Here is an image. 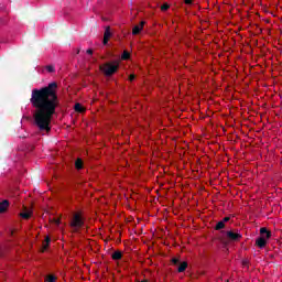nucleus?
<instances>
[{
  "mask_svg": "<svg viewBox=\"0 0 282 282\" xmlns=\"http://www.w3.org/2000/svg\"><path fill=\"white\" fill-rule=\"evenodd\" d=\"M58 84L56 82L50 83L46 87L40 89H33L31 94L30 102L34 107L33 120L35 127L40 131H52V118L56 113V107L61 105L56 90Z\"/></svg>",
  "mask_w": 282,
  "mask_h": 282,
  "instance_id": "nucleus-1",
  "label": "nucleus"
},
{
  "mask_svg": "<svg viewBox=\"0 0 282 282\" xmlns=\"http://www.w3.org/2000/svg\"><path fill=\"white\" fill-rule=\"evenodd\" d=\"M119 67H120V64L118 63V61H113V62H108V63H105L104 65H100L99 69L105 74V76L110 77V76H113L116 72H118Z\"/></svg>",
  "mask_w": 282,
  "mask_h": 282,
  "instance_id": "nucleus-2",
  "label": "nucleus"
},
{
  "mask_svg": "<svg viewBox=\"0 0 282 282\" xmlns=\"http://www.w3.org/2000/svg\"><path fill=\"white\" fill-rule=\"evenodd\" d=\"M84 225L85 221H83V217H80V214H75L70 223L72 228H83Z\"/></svg>",
  "mask_w": 282,
  "mask_h": 282,
  "instance_id": "nucleus-3",
  "label": "nucleus"
},
{
  "mask_svg": "<svg viewBox=\"0 0 282 282\" xmlns=\"http://www.w3.org/2000/svg\"><path fill=\"white\" fill-rule=\"evenodd\" d=\"M226 235L229 241H239L241 239V234L239 232L227 231Z\"/></svg>",
  "mask_w": 282,
  "mask_h": 282,
  "instance_id": "nucleus-4",
  "label": "nucleus"
},
{
  "mask_svg": "<svg viewBox=\"0 0 282 282\" xmlns=\"http://www.w3.org/2000/svg\"><path fill=\"white\" fill-rule=\"evenodd\" d=\"M145 23L147 22L141 21L140 24L133 26V29H132L133 36H137V34H140L142 32V30H144Z\"/></svg>",
  "mask_w": 282,
  "mask_h": 282,
  "instance_id": "nucleus-5",
  "label": "nucleus"
},
{
  "mask_svg": "<svg viewBox=\"0 0 282 282\" xmlns=\"http://www.w3.org/2000/svg\"><path fill=\"white\" fill-rule=\"evenodd\" d=\"M256 246H258V248L263 249L265 246H268V238H264V237L257 238Z\"/></svg>",
  "mask_w": 282,
  "mask_h": 282,
  "instance_id": "nucleus-6",
  "label": "nucleus"
},
{
  "mask_svg": "<svg viewBox=\"0 0 282 282\" xmlns=\"http://www.w3.org/2000/svg\"><path fill=\"white\" fill-rule=\"evenodd\" d=\"M109 39H111V26H107L104 33V45L109 43Z\"/></svg>",
  "mask_w": 282,
  "mask_h": 282,
  "instance_id": "nucleus-7",
  "label": "nucleus"
},
{
  "mask_svg": "<svg viewBox=\"0 0 282 282\" xmlns=\"http://www.w3.org/2000/svg\"><path fill=\"white\" fill-rule=\"evenodd\" d=\"M10 207V202L8 199H4L0 203V214L6 213L8 208Z\"/></svg>",
  "mask_w": 282,
  "mask_h": 282,
  "instance_id": "nucleus-8",
  "label": "nucleus"
},
{
  "mask_svg": "<svg viewBox=\"0 0 282 282\" xmlns=\"http://www.w3.org/2000/svg\"><path fill=\"white\" fill-rule=\"evenodd\" d=\"M260 237H263L264 239H270V237H272V232H270L265 227L260 229Z\"/></svg>",
  "mask_w": 282,
  "mask_h": 282,
  "instance_id": "nucleus-9",
  "label": "nucleus"
},
{
  "mask_svg": "<svg viewBox=\"0 0 282 282\" xmlns=\"http://www.w3.org/2000/svg\"><path fill=\"white\" fill-rule=\"evenodd\" d=\"M51 242H52V238H50V236H46L43 241L42 252H45V250H47V248H50Z\"/></svg>",
  "mask_w": 282,
  "mask_h": 282,
  "instance_id": "nucleus-10",
  "label": "nucleus"
},
{
  "mask_svg": "<svg viewBox=\"0 0 282 282\" xmlns=\"http://www.w3.org/2000/svg\"><path fill=\"white\" fill-rule=\"evenodd\" d=\"M186 268H188V262L184 261L178 263V269L177 272L182 273V272H186Z\"/></svg>",
  "mask_w": 282,
  "mask_h": 282,
  "instance_id": "nucleus-11",
  "label": "nucleus"
},
{
  "mask_svg": "<svg viewBox=\"0 0 282 282\" xmlns=\"http://www.w3.org/2000/svg\"><path fill=\"white\" fill-rule=\"evenodd\" d=\"M111 259L113 261H120V259H122V252L121 251H115L112 254H111Z\"/></svg>",
  "mask_w": 282,
  "mask_h": 282,
  "instance_id": "nucleus-12",
  "label": "nucleus"
},
{
  "mask_svg": "<svg viewBox=\"0 0 282 282\" xmlns=\"http://www.w3.org/2000/svg\"><path fill=\"white\" fill-rule=\"evenodd\" d=\"M22 219H30L32 217V210H25L20 214Z\"/></svg>",
  "mask_w": 282,
  "mask_h": 282,
  "instance_id": "nucleus-13",
  "label": "nucleus"
},
{
  "mask_svg": "<svg viewBox=\"0 0 282 282\" xmlns=\"http://www.w3.org/2000/svg\"><path fill=\"white\" fill-rule=\"evenodd\" d=\"M74 109H75V111H77V113L85 112V107H83V105H80V104H75Z\"/></svg>",
  "mask_w": 282,
  "mask_h": 282,
  "instance_id": "nucleus-14",
  "label": "nucleus"
},
{
  "mask_svg": "<svg viewBox=\"0 0 282 282\" xmlns=\"http://www.w3.org/2000/svg\"><path fill=\"white\" fill-rule=\"evenodd\" d=\"M224 228H226V224L223 220L218 221L215 226V230H224Z\"/></svg>",
  "mask_w": 282,
  "mask_h": 282,
  "instance_id": "nucleus-15",
  "label": "nucleus"
},
{
  "mask_svg": "<svg viewBox=\"0 0 282 282\" xmlns=\"http://www.w3.org/2000/svg\"><path fill=\"white\" fill-rule=\"evenodd\" d=\"M75 169H77V171H80L83 169V159H77L75 161Z\"/></svg>",
  "mask_w": 282,
  "mask_h": 282,
  "instance_id": "nucleus-16",
  "label": "nucleus"
},
{
  "mask_svg": "<svg viewBox=\"0 0 282 282\" xmlns=\"http://www.w3.org/2000/svg\"><path fill=\"white\" fill-rule=\"evenodd\" d=\"M130 54H129V52L128 51H124L123 53H122V55H121V58H122V61H129V58H130Z\"/></svg>",
  "mask_w": 282,
  "mask_h": 282,
  "instance_id": "nucleus-17",
  "label": "nucleus"
},
{
  "mask_svg": "<svg viewBox=\"0 0 282 282\" xmlns=\"http://www.w3.org/2000/svg\"><path fill=\"white\" fill-rule=\"evenodd\" d=\"M46 281L47 282H56V276L55 275H47V278H46Z\"/></svg>",
  "mask_w": 282,
  "mask_h": 282,
  "instance_id": "nucleus-18",
  "label": "nucleus"
},
{
  "mask_svg": "<svg viewBox=\"0 0 282 282\" xmlns=\"http://www.w3.org/2000/svg\"><path fill=\"white\" fill-rule=\"evenodd\" d=\"M169 8H171V6H169V3H164V4L161 7V10H162V12H166V10H169Z\"/></svg>",
  "mask_w": 282,
  "mask_h": 282,
  "instance_id": "nucleus-19",
  "label": "nucleus"
},
{
  "mask_svg": "<svg viewBox=\"0 0 282 282\" xmlns=\"http://www.w3.org/2000/svg\"><path fill=\"white\" fill-rule=\"evenodd\" d=\"M46 70H47L50 74H52V73L55 72V68H54L53 65H48V66H46Z\"/></svg>",
  "mask_w": 282,
  "mask_h": 282,
  "instance_id": "nucleus-20",
  "label": "nucleus"
},
{
  "mask_svg": "<svg viewBox=\"0 0 282 282\" xmlns=\"http://www.w3.org/2000/svg\"><path fill=\"white\" fill-rule=\"evenodd\" d=\"M172 263H173V265H180V259L173 258Z\"/></svg>",
  "mask_w": 282,
  "mask_h": 282,
  "instance_id": "nucleus-21",
  "label": "nucleus"
},
{
  "mask_svg": "<svg viewBox=\"0 0 282 282\" xmlns=\"http://www.w3.org/2000/svg\"><path fill=\"white\" fill-rule=\"evenodd\" d=\"M184 3H185L186 6H192V4H193V0H184Z\"/></svg>",
  "mask_w": 282,
  "mask_h": 282,
  "instance_id": "nucleus-22",
  "label": "nucleus"
},
{
  "mask_svg": "<svg viewBox=\"0 0 282 282\" xmlns=\"http://www.w3.org/2000/svg\"><path fill=\"white\" fill-rule=\"evenodd\" d=\"M223 224H227V221H230V217H225V218H223Z\"/></svg>",
  "mask_w": 282,
  "mask_h": 282,
  "instance_id": "nucleus-23",
  "label": "nucleus"
},
{
  "mask_svg": "<svg viewBox=\"0 0 282 282\" xmlns=\"http://www.w3.org/2000/svg\"><path fill=\"white\" fill-rule=\"evenodd\" d=\"M129 80H130V83H132V80H135V76L132 74V75H130L129 76Z\"/></svg>",
  "mask_w": 282,
  "mask_h": 282,
  "instance_id": "nucleus-24",
  "label": "nucleus"
},
{
  "mask_svg": "<svg viewBox=\"0 0 282 282\" xmlns=\"http://www.w3.org/2000/svg\"><path fill=\"white\" fill-rule=\"evenodd\" d=\"M86 54H89V55L94 54V50L88 48V50L86 51Z\"/></svg>",
  "mask_w": 282,
  "mask_h": 282,
  "instance_id": "nucleus-25",
  "label": "nucleus"
},
{
  "mask_svg": "<svg viewBox=\"0 0 282 282\" xmlns=\"http://www.w3.org/2000/svg\"><path fill=\"white\" fill-rule=\"evenodd\" d=\"M243 265H248V261H243Z\"/></svg>",
  "mask_w": 282,
  "mask_h": 282,
  "instance_id": "nucleus-26",
  "label": "nucleus"
},
{
  "mask_svg": "<svg viewBox=\"0 0 282 282\" xmlns=\"http://www.w3.org/2000/svg\"><path fill=\"white\" fill-rule=\"evenodd\" d=\"M138 282H149V280L138 281Z\"/></svg>",
  "mask_w": 282,
  "mask_h": 282,
  "instance_id": "nucleus-27",
  "label": "nucleus"
}]
</instances>
